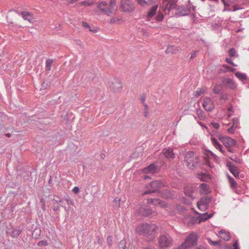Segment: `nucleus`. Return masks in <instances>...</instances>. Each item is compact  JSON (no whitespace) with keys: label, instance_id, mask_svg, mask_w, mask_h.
<instances>
[{"label":"nucleus","instance_id":"6","mask_svg":"<svg viewBox=\"0 0 249 249\" xmlns=\"http://www.w3.org/2000/svg\"><path fill=\"white\" fill-rule=\"evenodd\" d=\"M120 7L123 12H130L135 9V6L132 3L131 0H121Z\"/></svg>","mask_w":249,"mask_h":249},{"label":"nucleus","instance_id":"29","mask_svg":"<svg viewBox=\"0 0 249 249\" xmlns=\"http://www.w3.org/2000/svg\"><path fill=\"white\" fill-rule=\"evenodd\" d=\"M235 75L238 79L242 81L247 79V75L245 73L237 72L235 73Z\"/></svg>","mask_w":249,"mask_h":249},{"label":"nucleus","instance_id":"24","mask_svg":"<svg viewBox=\"0 0 249 249\" xmlns=\"http://www.w3.org/2000/svg\"><path fill=\"white\" fill-rule=\"evenodd\" d=\"M227 165L229 167V170L232 175L235 177H237L238 176L239 172L237 167L231 165V163L230 162H228L227 163Z\"/></svg>","mask_w":249,"mask_h":249},{"label":"nucleus","instance_id":"15","mask_svg":"<svg viewBox=\"0 0 249 249\" xmlns=\"http://www.w3.org/2000/svg\"><path fill=\"white\" fill-rule=\"evenodd\" d=\"M199 192L201 195H207L211 192L209 185L205 183H201L199 187Z\"/></svg>","mask_w":249,"mask_h":249},{"label":"nucleus","instance_id":"27","mask_svg":"<svg viewBox=\"0 0 249 249\" xmlns=\"http://www.w3.org/2000/svg\"><path fill=\"white\" fill-rule=\"evenodd\" d=\"M53 63V60L51 59H48L46 61L45 63V70L49 71L51 70L52 65Z\"/></svg>","mask_w":249,"mask_h":249},{"label":"nucleus","instance_id":"49","mask_svg":"<svg viewBox=\"0 0 249 249\" xmlns=\"http://www.w3.org/2000/svg\"><path fill=\"white\" fill-rule=\"evenodd\" d=\"M210 242L213 245H216L218 244V242H214V241H211Z\"/></svg>","mask_w":249,"mask_h":249},{"label":"nucleus","instance_id":"31","mask_svg":"<svg viewBox=\"0 0 249 249\" xmlns=\"http://www.w3.org/2000/svg\"><path fill=\"white\" fill-rule=\"evenodd\" d=\"M197 116L199 118V119L201 120H204L205 117V116L204 115V113L203 112V111L199 109V110H198L197 111Z\"/></svg>","mask_w":249,"mask_h":249},{"label":"nucleus","instance_id":"37","mask_svg":"<svg viewBox=\"0 0 249 249\" xmlns=\"http://www.w3.org/2000/svg\"><path fill=\"white\" fill-rule=\"evenodd\" d=\"M20 234V231L18 230L13 231L11 232V236L13 237H15L19 235Z\"/></svg>","mask_w":249,"mask_h":249},{"label":"nucleus","instance_id":"36","mask_svg":"<svg viewBox=\"0 0 249 249\" xmlns=\"http://www.w3.org/2000/svg\"><path fill=\"white\" fill-rule=\"evenodd\" d=\"M38 246H46L48 245V243L46 240L40 241L38 244Z\"/></svg>","mask_w":249,"mask_h":249},{"label":"nucleus","instance_id":"56","mask_svg":"<svg viewBox=\"0 0 249 249\" xmlns=\"http://www.w3.org/2000/svg\"><path fill=\"white\" fill-rule=\"evenodd\" d=\"M143 249H152L150 247H143Z\"/></svg>","mask_w":249,"mask_h":249},{"label":"nucleus","instance_id":"11","mask_svg":"<svg viewBox=\"0 0 249 249\" xmlns=\"http://www.w3.org/2000/svg\"><path fill=\"white\" fill-rule=\"evenodd\" d=\"M109 88L113 92H119L122 90V84L119 80L115 79L110 84Z\"/></svg>","mask_w":249,"mask_h":249},{"label":"nucleus","instance_id":"54","mask_svg":"<svg viewBox=\"0 0 249 249\" xmlns=\"http://www.w3.org/2000/svg\"><path fill=\"white\" fill-rule=\"evenodd\" d=\"M129 249H136L135 246H131V247H129Z\"/></svg>","mask_w":249,"mask_h":249},{"label":"nucleus","instance_id":"30","mask_svg":"<svg viewBox=\"0 0 249 249\" xmlns=\"http://www.w3.org/2000/svg\"><path fill=\"white\" fill-rule=\"evenodd\" d=\"M164 16L161 12L159 11L157 16L156 17L155 19L157 21H161L163 19Z\"/></svg>","mask_w":249,"mask_h":249},{"label":"nucleus","instance_id":"55","mask_svg":"<svg viewBox=\"0 0 249 249\" xmlns=\"http://www.w3.org/2000/svg\"><path fill=\"white\" fill-rule=\"evenodd\" d=\"M223 3H224V4L225 5V6H228L229 5L228 4H227L224 1V0H222Z\"/></svg>","mask_w":249,"mask_h":249},{"label":"nucleus","instance_id":"4","mask_svg":"<svg viewBox=\"0 0 249 249\" xmlns=\"http://www.w3.org/2000/svg\"><path fill=\"white\" fill-rule=\"evenodd\" d=\"M197 236L196 234L192 233L186 238L185 242L181 244L178 249H187L193 247L196 242Z\"/></svg>","mask_w":249,"mask_h":249},{"label":"nucleus","instance_id":"48","mask_svg":"<svg viewBox=\"0 0 249 249\" xmlns=\"http://www.w3.org/2000/svg\"><path fill=\"white\" fill-rule=\"evenodd\" d=\"M226 61L229 63V64H231V65L233 66H235L236 65L233 63V62L231 60V59H229V58H226Z\"/></svg>","mask_w":249,"mask_h":249},{"label":"nucleus","instance_id":"53","mask_svg":"<svg viewBox=\"0 0 249 249\" xmlns=\"http://www.w3.org/2000/svg\"><path fill=\"white\" fill-rule=\"evenodd\" d=\"M191 219V217H190V216H188V217H187L185 218V220H184V223L187 222V220H188V219Z\"/></svg>","mask_w":249,"mask_h":249},{"label":"nucleus","instance_id":"3","mask_svg":"<svg viewBox=\"0 0 249 249\" xmlns=\"http://www.w3.org/2000/svg\"><path fill=\"white\" fill-rule=\"evenodd\" d=\"M186 165L190 169L194 170L198 163L196 156L194 152L190 151L187 153L185 156Z\"/></svg>","mask_w":249,"mask_h":249},{"label":"nucleus","instance_id":"9","mask_svg":"<svg viewBox=\"0 0 249 249\" xmlns=\"http://www.w3.org/2000/svg\"><path fill=\"white\" fill-rule=\"evenodd\" d=\"M163 186V183L160 180L152 181L147 187L149 189L148 191L144 192L143 195L154 192L157 189Z\"/></svg>","mask_w":249,"mask_h":249},{"label":"nucleus","instance_id":"12","mask_svg":"<svg viewBox=\"0 0 249 249\" xmlns=\"http://www.w3.org/2000/svg\"><path fill=\"white\" fill-rule=\"evenodd\" d=\"M202 106L206 111H211L214 107L213 101L209 97H206L203 99Z\"/></svg>","mask_w":249,"mask_h":249},{"label":"nucleus","instance_id":"45","mask_svg":"<svg viewBox=\"0 0 249 249\" xmlns=\"http://www.w3.org/2000/svg\"><path fill=\"white\" fill-rule=\"evenodd\" d=\"M72 192L75 194H77L79 192V189L78 187H74L72 189Z\"/></svg>","mask_w":249,"mask_h":249},{"label":"nucleus","instance_id":"32","mask_svg":"<svg viewBox=\"0 0 249 249\" xmlns=\"http://www.w3.org/2000/svg\"><path fill=\"white\" fill-rule=\"evenodd\" d=\"M236 128L237 127H236L235 125H232L227 129V131L230 134H233Z\"/></svg>","mask_w":249,"mask_h":249},{"label":"nucleus","instance_id":"33","mask_svg":"<svg viewBox=\"0 0 249 249\" xmlns=\"http://www.w3.org/2000/svg\"><path fill=\"white\" fill-rule=\"evenodd\" d=\"M229 180L231 187L232 188L234 187L236 184L234 179L230 177L229 178Z\"/></svg>","mask_w":249,"mask_h":249},{"label":"nucleus","instance_id":"25","mask_svg":"<svg viewBox=\"0 0 249 249\" xmlns=\"http://www.w3.org/2000/svg\"><path fill=\"white\" fill-rule=\"evenodd\" d=\"M212 214L208 215L207 213L201 214L199 216V223L207 220L208 219L212 217Z\"/></svg>","mask_w":249,"mask_h":249},{"label":"nucleus","instance_id":"62","mask_svg":"<svg viewBox=\"0 0 249 249\" xmlns=\"http://www.w3.org/2000/svg\"><path fill=\"white\" fill-rule=\"evenodd\" d=\"M115 200H117V198L115 199ZM117 201H120V199H117Z\"/></svg>","mask_w":249,"mask_h":249},{"label":"nucleus","instance_id":"21","mask_svg":"<svg viewBox=\"0 0 249 249\" xmlns=\"http://www.w3.org/2000/svg\"><path fill=\"white\" fill-rule=\"evenodd\" d=\"M218 234L219 237L225 241L229 240L231 237L230 233L225 230H221Z\"/></svg>","mask_w":249,"mask_h":249},{"label":"nucleus","instance_id":"59","mask_svg":"<svg viewBox=\"0 0 249 249\" xmlns=\"http://www.w3.org/2000/svg\"><path fill=\"white\" fill-rule=\"evenodd\" d=\"M68 203H72V201H70V200H67Z\"/></svg>","mask_w":249,"mask_h":249},{"label":"nucleus","instance_id":"47","mask_svg":"<svg viewBox=\"0 0 249 249\" xmlns=\"http://www.w3.org/2000/svg\"><path fill=\"white\" fill-rule=\"evenodd\" d=\"M223 67L224 68L227 69H228V70H229V71H234L235 70V69H233V68H231L230 67H229V66L226 65H224L223 66Z\"/></svg>","mask_w":249,"mask_h":249},{"label":"nucleus","instance_id":"40","mask_svg":"<svg viewBox=\"0 0 249 249\" xmlns=\"http://www.w3.org/2000/svg\"><path fill=\"white\" fill-rule=\"evenodd\" d=\"M233 249H239V243L238 240H236L233 244Z\"/></svg>","mask_w":249,"mask_h":249},{"label":"nucleus","instance_id":"8","mask_svg":"<svg viewBox=\"0 0 249 249\" xmlns=\"http://www.w3.org/2000/svg\"><path fill=\"white\" fill-rule=\"evenodd\" d=\"M178 0H163L162 5L164 6V11L166 14L169 13L171 9H175Z\"/></svg>","mask_w":249,"mask_h":249},{"label":"nucleus","instance_id":"44","mask_svg":"<svg viewBox=\"0 0 249 249\" xmlns=\"http://www.w3.org/2000/svg\"><path fill=\"white\" fill-rule=\"evenodd\" d=\"M232 125H235L236 126V127H238V119H236V118H235V119H233V124Z\"/></svg>","mask_w":249,"mask_h":249},{"label":"nucleus","instance_id":"26","mask_svg":"<svg viewBox=\"0 0 249 249\" xmlns=\"http://www.w3.org/2000/svg\"><path fill=\"white\" fill-rule=\"evenodd\" d=\"M95 3V1L92 0H84L82 1H81L80 2L78 3V5H83L85 6H89L92 5Z\"/></svg>","mask_w":249,"mask_h":249},{"label":"nucleus","instance_id":"1","mask_svg":"<svg viewBox=\"0 0 249 249\" xmlns=\"http://www.w3.org/2000/svg\"><path fill=\"white\" fill-rule=\"evenodd\" d=\"M158 229V227L154 224L143 223L139 225L136 230L140 235L150 236L154 234Z\"/></svg>","mask_w":249,"mask_h":249},{"label":"nucleus","instance_id":"41","mask_svg":"<svg viewBox=\"0 0 249 249\" xmlns=\"http://www.w3.org/2000/svg\"><path fill=\"white\" fill-rule=\"evenodd\" d=\"M236 52L235 50L233 49H231L229 51V54L231 56H234L235 55Z\"/></svg>","mask_w":249,"mask_h":249},{"label":"nucleus","instance_id":"7","mask_svg":"<svg viewBox=\"0 0 249 249\" xmlns=\"http://www.w3.org/2000/svg\"><path fill=\"white\" fill-rule=\"evenodd\" d=\"M159 244L162 249L170 247L172 245V240L168 235H162L159 238Z\"/></svg>","mask_w":249,"mask_h":249},{"label":"nucleus","instance_id":"16","mask_svg":"<svg viewBox=\"0 0 249 249\" xmlns=\"http://www.w3.org/2000/svg\"><path fill=\"white\" fill-rule=\"evenodd\" d=\"M211 140L213 145L214 146V147L219 150V151L222 153L223 155H225V152L223 150V146L218 142L217 140L215 138L211 137Z\"/></svg>","mask_w":249,"mask_h":249},{"label":"nucleus","instance_id":"63","mask_svg":"<svg viewBox=\"0 0 249 249\" xmlns=\"http://www.w3.org/2000/svg\"><path fill=\"white\" fill-rule=\"evenodd\" d=\"M227 247L229 249H230V247H229V246H227Z\"/></svg>","mask_w":249,"mask_h":249},{"label":"nucleus","instance_id":"2","mask_svg":"<svg viewBox=\"0 0 249 249\" xmlns=\"http://www.w3.org/2000/svg\"><path fill=\"white\" fill-rule=\"evenodd\" d=\"M116 4V0H110L109 3L106 1H103L99 2L97 7L100 11L109 16L113 13Z\"/></svg>","mask_w":249,"mask_h":249},{"label":"nucleus","instance_id":"34","mask_svg":"<svg viewBox=\"0 0 249 249\" xmlns=\"http://www.w3.org/2000/svg\"><path fill=\"white\" fill-rule=\"evenodd\" d=\"M82 25L84 28L88 29L89 31L92 32V30L91 29L90 26L87 22H82Z\"/></svg>","mask_w":249,"mask_h":249},{"label":"nucleus","instance_id":"61","mask_svg":"<svg viewBox=\"0 0 249 249\" xmlns=\"http://www.w3.org/2000/svg\"><path fill=\"white\" fill-rule=\"evenodd\" d=\"M53 210H55V211H56L58 210V208H53Z\"/></svg>","mask_w":249,"mask_h":249},{"label":"nucleus","instance_id":"22","mask_svg":"<svg viewBox=\"0 0 249 249\" xmlns=\"http://www.w3.org/2000/svg\"><path fill=\"white\" fill-rule=\"evenodd\" d=\"M197 178L201 181L208 182L211 180V177L207 173L197 174Z\"/></svg>","mask_w":249,"mask_h":249},{"label":"nucleus","instance_id":"50","mask_svg":"<svg viewBox=\"0 0 249 249\" xmlns=\"http://www.w3.org/2000/svg\"><path fill=\"white\" fill-rule=\"evenodd\" d=\"M173 48H174V47H173V46H172V47H169V48H168V49H167V51H168V52H170L171 51V50H172V49H173Z\"/></svg>","mask_w":249,"mask_h":249},{"label":"nucleus","instance_id":"13","mask_svg":"<svg viewBox=\"0 0 249 249\" xmlns=\"http://www.w3.org/2000/svg\"><path fill=\"white\" fill-rule=\"evenodd\" d=\"M147 203L149 204L159 206L164 208L168 207V204L165 201L157 198H149L147 199Z\"/></svg>","mask_w":249,"mask_h":249},{"label":"nucleus","instance_id":"18","mask_svg":"<svg viewBox=\"0 0 249 249\" xmlns=\"http://www.w3.org/2000/svg\"><path fill=\"white\" fill-rule=\"evenodd\" d=\"M158 168L154 164H152L147 167L143 168L142 171L145 174H154L158 172Z\"/></svg>","mask_w":249,"mask_h":249},{"label":"nucleus","instance_id":"38","mask_svg":"<svg viewBox=\"0 0 249 249\" xmlns=\"http://www.w3.org/2000/svg\"><path fill=\"white\" fill-rule=\"evenodd\" d=\"M54 200L57 203L59 204L60 205H62L63 204V201L62 200H61L60 198L57 196H55L54 197Z\"/></svg>","mask_w":249,"mask_h":249},{"label":"nucleus","instance_id":"43","mask_svg":"<svg viewBox=\"0 0 249 249\" xmlns=\"http://www.w3.org/2000/svg\"><path fill=\"white\" fill-rule=\"evenodd\" d=\"M211 125L215 129H218L219 127V125L218 124L216 123H212L211 124Z\"/></svg>","mask_w":249,"mask_h":249},{"label":"nucleus","instance_id":"57","mask_svg":"<svg viewBox=\"0 0 249 249\" xmlns=\"http://www.w3.org/2000/svg\"><path fill=\"white\" fill-rule=\"evenodd\" d=\"M194 57H195V54H192L191 56V58L193 59V58H194Z\"/></svg>","mask_w":249,"mask_h":249},{"label":"nucleus","instance_id":"23","mask_svg":"<svg viewBox=\"0 0 249 249\" xmlns=\"http://www.w3.org/2000/svg\"><path fill=\"white\" fill-rule=\"evenodd\" d=\"M138 213L143 216H147L151 214V211L144 207H141L138 210Z\"/></svg>","mask_w":249,"mask_h":249},{"label":"nucleus","instance_id":"39","mask_svg":"<svg viewBox=\"0 0 249 249\" xmlns=\"http://www.w3.org/2000/svg\"><path fill=\"white\" fill-rule=\"evenodd\" d=\"M138 3L141 6H144L147 4V2L145 0H136Z\"/></svg>","mask_w":249,"mask_h":249},{"label":"nucleus","instance_id":"64","mask_svg":"<svg viewBox=\"0 0 249 249\" xmlns=\"http://www.w3.org/2000/svg\"><path fill=\"white\" fill-rule=\"evenodd\" d=\"M235 10H236V9L235 8H234L233 11H235Z\"/></svg>","mask_w":249,"mask_h":249},{"label":"nucleus","instance_id":"60","mask_svg":"<svg viewBox=\"0 0 249 249\" xmlns=\"http://www.w3.org/2000/svg\"><path fill=\"white\" fill-rule=\"evenodd\" d=\"M6 135H7V136L8 137H10V135L9 134H8H8H6Z\"/></svg>","mask_w":249,"mask_h":249},{"label":"nucleus","instance_id":"10","mask_svg":"<svg viewBox=\"0 0 249 249\" xmlns=\"http://www.w3.org/2000/svg\"><path fill=\"white\" fill-rule=\"evenodd\" d=\"M211 201V198L208 197L202 198L197 203V208L201 211H205Z\"/></svg>","mask_w":249,"mask_h":249},{"label":"nucleus","instance_id":"19","mask_svg":"<svg viewBox=\"0 0 249 249\" xmlns=\"http://www.w3.org/2000/svg\"><path fill=\"white\" fill-rule=\"evenodd\" d=\"M158 9V5L152 6L147 12L146 20L150 21L155 15Z\"/></svg>","mask_w":249,"mask_h":249},{"label":"nucleus","instance_id":"51","mask_svg":"<svg viewBox=\"0 0 249 249\" xmlns=\"http://www.w3.org/2000/svg\"><path fill=\"white\" fill-rule=\"evenodd\" d=\"M227 149H228V151L231 153H232L233 151H232V150L231 149V147H227Z\"/></svg>","mask_w":249,"mask_h":249},{"label":"nucleus","instance_id":"42","mask_svg":"<svg viewBox=\"0 0 249 249\" xmlns=\"http://www.w3.org/2000/svg\"><path fill=\"white\" fill-rule=\"evenodd\" d=\"M204 90V89H199L198 90H197L196 92V96H198L200 95H201L202 93H203Z\"/></svg>","mask_w":249,"mask_h":249},{"label":"nucleus","instance_id":"58","mask_svg":"<svg viewBox=\"0 0 249 249\" xmlns=\"http://www.w3.org/2000/svg\"><path fill=\"white\" fill-rule=\"evenodd\" d=\"M149 178V177L148 176H145V177H144V179H147V178Z\"/></svg>","mask_w":249,"mask_h":249},{"label":"nucleus","instance_id":"20","mask_svg":"<svg viewBox=\"0 0 249 249\" xmlns=\"http://www.w3.org/2000/svg\"><path fill=\"white\" fill-rule=\"evenodd\" d=\"M163 155L168 159H173L175 157V154L173 153V150L171 148H165L162 152Z\"/></svg>","mask_w":249,"mask_h":249},{"label":"nucleus","instance_id":"5","mask_svg":"<svg viewBox=\"0 0 249 249\" xmlns=\"http://www.w3.org/2000/svg\"><path fill=\"white\" fill-rule=\"evenodd\" d=\"M217 137L226 147H232L236 144V141L231 137L218 134Z\"/></svg>","mask_w":249,"mask_h":249},{"label":"nucleus","instance_id":"46","mask_svg":"<svg viewBox=\"0 0 249 249\" xmlns=\"http://www.w3.org/2000/svg\"><path fill=\"white\" fill-rule=\"evenodd\" d=\"M108 244L109 246H111L112 243V238L111 236H108L107 238Z\"/></svg>","mask_w":249,"mask_h":249},{"label":"nucleus","instance_id":"28","mask_svg":"<svg viewBox=\"0 0 249 249\" xmlns=\"http://www.w3.org/2000/svg\"><path fill=\"white\" fill-rule=\"evenodd\" d=\"M222 86L219 84H216L214 86L213 89V92L215 94H219L222 90Z\"/></svg>","mask_w":249,"mask_h":249},{"label":"nucleus","instance_id":"17","mask_svg":"<svg viewBox=\"0 0 249 249\" xmlns=\"http://www.w3.org/2000/svg\"><path fill=\"white\" fill-rule=\"evenodd\" d=\"M223 84L231 89H235L236 88V84L233 80L231 78H225L223 80Z\"/></svg>","mask_w":249,"mask_h":249},{"label":"nucleus","instance_id":"35","mask_svg":"<svg viewBox=\"0 0 249 249\" xmlns=\"http://www.w3.org/2000/svg\"><path fill=\"white\" fill-rule=\"evenodd\" d=\"M126 246V242L125 240H122L119 243V247L120 249H125Z\"/></svg>","mask_w":249,"mask_h":249},{"label":"nucleus","instance_id":"14","mask_svg":"<svg viewBox=\"0 0 249 249\" xmlns=\"http://www.w3.org/2000/svg\"><path fill=\"white\" fill-rule=\"evenodd\" d=\"M196 190V185L190 184L185 187L184 194L188 196L193 197V195Z\"/></svg>","mask_w":249,"mask_h":249},{"label":"nucleus","instance_id":"52","mask_svg":"<svg viewBox=\"0 0 249 249\" xmlns=\"http://www.w3.org/2000/svg\"><path fill=\"white\" fill-rule=\"evenodd\" d=\"M115 22V19L114 18H112L110 19V23H114Z\"/></svg>","mask_w":249,"mask_h":249}]
</instances>
